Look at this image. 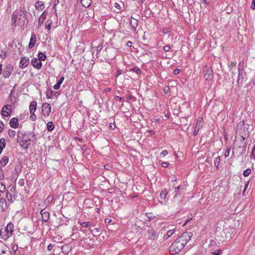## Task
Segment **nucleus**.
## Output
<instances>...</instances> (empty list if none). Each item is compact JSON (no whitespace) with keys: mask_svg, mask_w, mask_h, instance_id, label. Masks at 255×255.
Instances as JSON below:
<instances>
[{"mask_svg":"<svg viewBox=\"0 0 255 255\" xmlns=\"http://www.w3.org/2000/svg\"><path fill=\"white\" fill-rule=\"evenodd\" d=\"M180 70L179 69H175L173 70V74L174 75H177L179 74Z\"/></svg>","mask_w":255,"mask_h":255,"instance_id":"nucleus-53","label":"nucleus"},{"mask_svg":"<svg viewBox=\"0 0 255 255\" xmlns=\"http://www.w3.org/2000/svg\"><path fill=\"white\" fill-rule=\"evenodd\" d=\"M35 7L38 10H41L44 8V3L42 1H38L36 2Z\"/></svg>","mask_w":255,"mask_h":255,"instance_id":"nucleus-16","label":"nucleus"},{"mask_svg":"<svg viewBox=\"0 0 255 255\" xmlns=\"http://www.w3.org/2000/svg\"><path fill=\"white\" fill-rule=\"evenodd\" d=\"M230 148L229 147L228 148L226 149L225 152V153H224V156L225 157H227L229 156V154H230Z\"/></svg>","mask_w":255,"mask_h":255,"instance_id":"nucleus-42","label":"nucleus"},{"mask_svg":"<svg viewBox=\"0 0 255 255\" xmlns=\"http://www.w3.org/2000/svg\"><path fill=\"white\" fill-rule=\"evenodd\" d=\"M18 184L20 186H23L24 185V180L23 179H20L18 181Z\"/></svg>","mask_w":255,"mask_h":255,"instance_id":"nucleus-43","label":"nucleus"},{"mask_svg":"<svg viewBox=\"0 0 255 255\" xmlns=\"http://www.w3.org/2000/svg\"><path fill=\"white\" fill-rule=\"evenodd\" d=\"M244 122H245L244 121H242L240 122L237 125V131H238L239 132L242 133V130H243L244 132V135L243 134L242 135H241L242 140L241 141L242 143L244 144V145L242 146L243 147H245V145L246 144V142L245 141L246 137L245 136L246 135L247 131L248 130V128L247 127L245 126Z\"/></svg>","mask_w":255,"mask_h":255,"instance_id":"nucleus-3","label":"nucleus"},{"mask_svg":"<svg viewBox=\"0 0 255 255\" xmlns=\"http://www.w3.org/2000/svg\"><path fill=\"white\" fill-rule=\"evenodd\" d=\"M167 154H168V151L167 150H165V149L163 150L161 153V154H162L163 155V156H165L167 155Z\"/></svg>","mask_w":255,"mask_h":255,"instance_id":"nucleus-55","label":"nucleus"},{"mask_svg":"<svg viewBox=\"0 0 255 255\" xmlns=\"http://www.w3.org/2000/svg\"><path fill=\"white\" fill-rule=\"evenodd\" d=\"M42 221L46 222L49 219V213L47 211H44V209H42L40 211Z\"/></svg>","mask_w":255,"mask_h":255,"instance_id":"nucleus-12","label":"nucleus"},{"mask_svg":"<svg viewBox=\"0 0 255 255\" xmlns=\"http://www.w3.org/2000/svg\"><path fill=\"white\" fill-rule=\"evenodd\" d=\"M255 150V145L254 146L253 149L251 152V155H250L251 157H254V158L255 159V154L254 153Z\"/></svg>","mask_w":255,"mask_h":255,"instance_id":"nucleus-50","label":"nucleus"},{"mask_svg":"<svg viewBox=\"0 0 255 255\" xmlns=\"http://www.w3.org/2000/svg\"><path fill=\"white\" fill-rule=\"evenodd\" d=\"M46 97L48 99H51L53 96V91L51 89L48 90L47 92L46 93Z\"/></svg>","mask_w":255,"mask_h":255,"instance_id":"nucleus-30","label":"nucleus"},{"mask_svg":"<svg viewBox=\"0 0 255 255\" xmlns=\"http://www.w3.org/2000/svg\"><path fill=\"white\" fill-rule=\"evenodd\" d=\"M91 0H81V3L82 5L85 8L89 7L91 4Z\"/></svg>","mask_w":255,"mask_h":255,"instance_id":"nucleus-17","label":"nucleus"},{"mask_svg":"<svg viewBox=\"0 0 255 255\" xmlns=\"http://www.w3.org/2000/svg\"><path fill=\"white\" fill-rule=\"evenodd\" d=\"M53 197L50 196H49L47 198V201L49 202H51L53 200Z\"/></svg>","mask_w":255,"mask_h":255,"instance_id":"nucleus-62","label":"nucleus"},{"mask_svg":"<svg viewBox=\"0 0 255 255\" xmlns=\"http://www.w3.org/2000/svg\"><path fill=\"white\" fill-rule=\"evenodd\" d=\"M54 125L52 122H49L47 124V129L48 131H50L54 129Z\"/></svg>","mask_w":255,"mask_h":255,"instance_id":"nucleus-24","label":"nucleus"},{"mask_svg":"<svg viewBox=\"0 0 255 255\" xmlns=\"http://www.w3.org/2000/svg\"><path fill=\"white\" fill-rule=\"evenodd\" d=\"M12 26L16 27L17 25L24 26L28 23V18L26 12L25 10L20 9L17 11H14L12 15Z\"/></svg>","mask_w":255,"mask_h":255,"instance_id":"nucleus-2","label":"nucleus"},{"mask_svg":"<svg viewBox=\"0 0 255 255\" xmlns=\"http://www.w3.org/2000/svg\"><path fill=\"white\" fill-rule=\"evenodd\" d=\"M147 217L148 219V221H150L155 218L151 213H146Z\"/></svg>","mask_w":255,"mask_h":255,"instance_id":"nucleus-40","label":"nucleus"},{"mask_svg":"<svg viewBox=\"0 0 255 255\" xmlns=\"http://www.w3.org/2000/svg\"><path fill=\"white\" fill-rule=\"evenodd\" d=\"M31 139V141H36L37 140V137L35 135V134L33 133H31V138H30Z\"/></svg>","mask_w":255,"mask_h":255,"instance_id":"nucleus-46","label":"nucleus"},{"mask_svg":"<svg viewBox=\"0 0 255 255\" xmlns=\"http://www.w3.org/2000/svg\"><path fill=\"white\" fill-rule=\"evenodd\" d=\"M5 186L2 183H0V191L3 192L5 190Z\"/></svg>","mask_w":255,"mask_h":255,"instance_id":"nucleus-47","label":"nucleus"},{"mask_svg":"<svg viewBox=\"0 0 255 255\" xmlns=\"http://www.w3.org/2000/svg\"><path fill=\"white\" fill-rule=\"evenodd\" d=\"M36 42V36L35 34H32L31 36L30 42L28 44V47L31 49L35 44Z\"/></svg>","mask_w":255,"mask_h":255,"instance_id":"nucleus-13","label":"nucleus"},{"mask_svg":"<svg viewBox=\"0 0 255 255\" xmlns=\"http://www.w3.org/2000/svg\"><path fill=\"white\" fill-rule=\"evenodd\" d=\"M192 236V233L190 232L183 233L170 246L169 248L170 253L172 255H175L180 252L191 240Z\"/></svg>","mask_w":255,"mask_h":255,"instance_id":"nucleus-1","label":"nucleus"},{"mask_svg":"<svg viewBox=\"0 0 255 255\" xmlns=\"http://www.w3.org/2000/svg\"><path fill=\"white\" fill-rule=\"evenodd\" d=\"M251 8L252 9H255V0H252Z\"/></svg>","mask_w":255,"mask_h":255,"instance_id":"nucleus-52","label":"nucleus"},{"mask_svg":"<svg viewBox=\"0 0 255 255\" xmlns=\"http://www.w3.org/2000/svg\"><path fill=\"white\" fill-rule=\"evenodd\" d=\"M91 225V223L90 222H83V223H81V225L85 228H87Z\"/></svg>","mask_w":255,"mask_h":255,"instance_id":"nucleus-39","label":"nucleus"},{"mask_svg":"<svg viewBox=\"0 0 255 255\" xmlns=\"http://www.w3.org/2000/svg\"><path fill=\"white\" fill-rule=\"evenodd\" d=\"M31 64L34 68L37 69H40L42 67L41 62L40 61L39 59L36 58H34L31 60Z\"/></svg>","mask_w":255,"mask_h":255,"instance_id":"nucleus-10","label":"nucleus"},{"mask_svg":"<svg viewBox=\"0 0 255 255\" xmlns=\"http://www.w3.org/2000/svg\"><path fill=\"white\" fill-rule=\"evenodd\" d=\"M6 55V53L5 52H3L2 53L0 54V56L2 59H4L5 58Z\"/></svg>","mask_w":255,"mask_h":255,"instance_id":"nucleus-59","label":"nucleus"},{"mask_svg":"<svg viewBox=\"0 0 255 255\" xmlns=\"http://www.w3.org/2000/svg\"><path fill=\"white\" fill-rule=\"evenodd\" d=\"M30 119L33 121H34L36 119V115H35L34 113H30Z\"/></svg>","mask_w":255,"mask_h":255,"instance_id":"nucleus-41","label":"nucleus"},{"mask_svg":"<svg viewBox=\"0 0 255 255\" xmlns=\"http://www.w3.org/2000/svg\"><path fill=\"white\" fill-rule=\"evenodd\" d=\"M129 71L135 72L137 74H140L141 73V70L137 67H135L133 68L130 69Z\"/></svg>","mask_w":255,"mask_h":255,"instance_id":"nucleus-29","label":"nucleus"},{"mask_svg":"<svg viewBox=\"0 0 255 255\" xmlns=\"http://www.w3.org/2000/svg\"><path fill=\"white\" fill-rule=\"evenodd\" d=\"M15 172H16V176H18L19 173H20L21 171V166L19 165H17L15 166L14 169Z\"/></svg>","mask_w":255,"mask_h":255,"instance_id":"nucleus-28","label":"nucleus"},{"mask_svg":"<svg viewBox=\"0 0 255 255\" xmlns=\"http://www.w3.org/2000/svg\"><path fill=\"white\" fill-rule=\"evenodd\" d=\"M8 160V157L7 156H3L0 160V163L2 166H4L7 163Z\"/></svg>","mask_w":255,"mask_h":255,"instance_id":"nucleus-25","label":"nucleus"},{"mask_svg":"<svg viewBox=\"0 0 255 255\" xmlns=\"http://www.w3.org/2000/svg\"><path fill=\"white\" fill-rule=\"evenodd\" d=\"M37 103L33 101L30 103L29 112L30 113H34L36 110Z\"/></svg>","mask_w":255,"mask_h":255,"instance_id":"nucleus-14","label":"nucleus"},{"mask_svg":"<svg viewBox=\"0 0 255 255\" xmlns=\"http://www.w3.org/2000/svg\"><path fill=\"white\" fill-rule=\"evenodd\" d=\"M220 162V157L218 156L216 158V159L214 161V164L217 168L219 165Z\"/></svg>","mask_w":255,"mask_h":255,"instance_id":"nucleus-36","label":"nucleus"},{"mask_svg":"<svg viewBox=\"0 0 255 255\" xmlns=\"http://www.w3.org/2000/svg\"><path fill=\"white\" fill-rule=\"evenodd\" d=\"M0 206L2 209L4 208V207H6V203L5 200L4 198H1L0 199Z\"/></svg>","mask_w":255,"mask_h":255,"instance_id":"nucleus-31","label":"nucleus"},{"mask_svg":"<svg viewBox=\"0 0 255 255\" xmlns=\"http://www.w3.org/2000/svg\"><path fill=\"white\" fill-rule=\"evenodd\" d=\"M70 247V245H65L63 246L61 248L63 253H64L65 254H68Z\"/></svg>","mask_w":255,"mask_h":255,"instance_id":"nucleus-23","label":"nucleus"},{"mask_svg":"<svg viewBox=\"0 0 255 255\" xmlns=\"http://www.w3.org/2000/svg\"><path fill=\"white\" fill-rule=\"evenodd\" d=\"M8 134L10 137L13 138L15 135V131L12 129H9Z\"/></svg>","mask_w":255,"mask_h":255,"instance_id":"nucleus-35","label":"nucleus"},{"mask_svg":"<svg viewBox=\"0 0 255 255\" xmlns=\"http://www.w3.org/2000/svg\"><path fill=\"white\" fill-rule=\"evenodd\" d=\"M183 189V188H181V186H178L177 187H174V192L175 193L174 197H178L180 196V190Z\"/></svg>","mask_w":255,"mask_h":255,"instance_id":"nucleus-19","label":"nucleus"},{"mask_svg":"<svg viewBox=\"0 0 255 255\" xmlns=\"http://www.w3.org/2000/svg\"><path fill=\"white\" fill-rule=\"evenodd\" d=\"M29 141H31V139L30 138H28L27 139H25V140H22V144H20V146L23 147H24V145H26L24 147V149H27L28 148V146L29 145V143H28V142Z\"/></svg>","mask_w":255,"mask_h":255,"instance_id":"nucleus-20","label":"nucleus"},{"mask_svg":"<svg viewBox=\"0 0 255 255\" xmlns=\"http://www.w3.org/2000/svg\"><path fill=\"white\" fill-rule=\"evenodd\" d=\"M163 50L166 51V52H167L170 49V47L168 45H165L163 47Z\"/></svg>","mask_w":255,"mask_h":255,"instance_id":"nucleus-56","label":"nucleus"},{"mask_svg":"<svg viewBox=\"0 0 255 255\" xmlns=\"http://www.w3.org/2000/svg\"><path fill=\"white\" fill-rule=\"evenodd\" d=\"M6 197L8 201L13 202L12 195L8 192L6 193Z\"/></svg>","mask_w":255,"mask_h":255,"instance_id":"nucleus-37","label":"nucleus"},{"mask_svg":"<svg viewBox=\"0 0 255 255\" xmlns=\"http://www.w3.org/2000/svg\"><path fill=\"white\" fill-rule=\"evenodd\" d=\"M5 234H3L1 236V238L5 240L12 236L13 231V225L11 223H9L5 229Z\"/></svg>","mask_w":255,"mask_h":255,"instance_id":"nucleus-4","label":"nucleus"},{"mask_svg":"<svg viewBox=\"0 0 255 255\" xmlns=\"http://www.w3.org/2000/svg\"><path fill=\"white\" fill-rule=\"evenodd\" d=\"M132 42H131L130 41H128L127 42V46H128V47H131V45H132Z\"/></svg>","mask_w":255,"mask_h":255,"instance_id":"nucleus-64","label":"nucleus"},{"mask_svg":"<svg viewBox=\"0 0 255 255\" xmlns=\"http://www.w3.org/2000/svg\"><path fill=\"white\" fill-rule=\"evenodd\" d=\"M4 178L3 171L1 167H0V180H2Z\"/></svg>","mask_w":255,"mask_h":255,"instance_id":"nucleus-48","label":"nucleus"},{"mask_svg":"<svg viewBox=\"0 0 255 255\" xmlns=\"http://www.w3.org/2000/svg\"><path fill=\"white\" fill-rule=\"evenodd\" d=\"M4 124L2 122L0 121V133L3 130Z\"/></svg>","mask_w":255,"mask_h":255,"instance_id":"nucleus-51","label":"nucleus"},{"mask_svg":"<svg viewBox=\"0 0 255 255\" xmlns=\"http://www.w3.org/2000/svg\"><path fill=\"white\" fill-rule=\"evenodd\" d=\"M11 113V109L8 105H5L2 109L1 114L4 117H8Z\"/></svg>","mask_w":255,"mask_h":255,"instance_id":"nucleus-8","label":"nucleus"},{"mask_svg":"<svg viewBox=\"0 0 255 255\" xmlns=\"http://www.w3.org/2000/svg\"><path fill=\"white\" fill-rule=\"evenodd\" d=\"M89 230L91 232V233L94 232V233H99L100 232V229L99 228H95L94 230H91L90 228Z\"/></svg>","mask_w":255,"mask_h":255,"instance_id":"nucleus-44","label":"nucleus"},{"mask_svg":"<svg viewBox=\"0 0 255 255\" xmlns=\"http://www.w3.org/2000/svg\"><path fill=\"white\" fill-rule=\"evenodd\" d=\"M246 76V73L243 69H241L240 68H238V78L237 80V83L239 86L240 85H242L244 81V79Z\"/></svg>","mask_w":255,"mask_h":255,"instance_id":"nucleus-6","label":"nucleus"},{"mask_svg":"<svg viewBox=\"0 0 255 255\" xmlns=\"http://www.w3.org/2000/svg\"><path fill=\"white\" fill-rule=\"evenodd\" d=\"M221 253H222V252L220 250H218L215 251L214 252H212V254H213L214 255H220L221 254Z\"/></svg>","mask_w":255,"mask_h":255,"instance_id":"nucleus-45","label":"nucleus"},{"mask_svg":"<svg viewBox=\"0 0 255 255\" xmlns=\"http://www.w3.org/2000/svg\"><path fill=\"white\" fill-rule=\"evenodd\" d=\"M47 14V12L45 10H44L42 12V13L41 14V15L38 19V22H39V24H40V20H41V23H42L45 20Z\"/></svg>","mask_w":255,"mask_h":255,"instance_id":"nucleus-22","label":"nucleus"},{"mask_svg":"<svg viewBox=\"0 0 255 255\" xmlns=\"http://www.w3.org/2000/svg\"><path fill=\"white\" fill-rule=\"evenodd\" d=\"M115 99L117 100V101H122L123 100V98H122V97H120L118 96H115Z\"/></svg>","mask_w":255,"mask_h":255,"instance_id":"nucleus-58","label":"nucleus"},{"mask_svg":"<svg viewBox=\"0 0 255 255\" xmlns=\"http://www.w3.org/2000/svg\"><path fill=\"white\" fill-rule=\"evenodd\" d=\"M53 247V246L52 244H49L47 247V250L48 251H50L52 250V248Z\"/></svg>","mask_w":255,"mask_h":255,"instance_id":"nucleus-60","label":"nucleus"},{"mask_svg":"<svg viewBox=\"0 0 255 255\" xmlns=\"http://www.w3.org/2000/svg\"><path fill=\"white\" fill-rule=\"evenodd\" d=\"M174 233V230H170L167 231V233L163 236V239L167 240L170 237H171Z\"/></svg>","mask_w":255,"mask_h":255,"instance_id":"nucleus-21","label":"nucleus"},{"mask_svg":"<svg viewBox=\"0 0 255 255\" xmlns=\"http://www.w3.org/2000/svg\"><path fill=\"white\" fill-rule=\"evenodd\" d=\"M51 22L50 23H49L48 24L46 25V26H45L46 29H47L48 30H49L51 29Z\"/></svg>","mask_w":255,"mask_h":255,"instance_id":"nucleus-63","label":"nucleus"},{"mask_svg":"<svg viewBox=\"0 0 255 255\" xmlns=\"http://www.w3.org/2000/svg\"><path fill=\"white\" fill-rule=\"evenodd\" d=\"M169 91L170 89L168 86L165 87L163 89V91L165 94H167L168 93H169Z\"/></svg>","mask_w":255,"mask_h":255,"instance_id":"nucleus-49","label":"nucleus"},{"mask_svg":"<svg viewBox=\"0 0 255 255\" xmlns=\"http://www.w3.org/2000/svg\"><path fill=\"white\" fill-rule=\"evenodd\" d=\"M9 125L10 127L15 128L18 127V120L16 118H12L9 121Z\"/></svg>","mask_w":255,"mask_h":255,"instance_id":"nucleus-11","label":"nucleus"},{"mask_svg":"<svg viewBox=\"0 0 255 255\" xmlns=\"http://www.w3.org/2000/svg\"><path fill=\"white\" fill-rule=\"evenodd\" d=\"M251 173V170L250 168H248L244 171L243 175L245 177L248 176Z\"/></svg>","mask_w":255,"mask_h":255,"instance_id":"nucleus-34","label":"nucleus"},{"mask_svg":"<svg viewBox=\"0 0 255 255\" xmlns=\"http://www.w3.org/2000/svg\"><path fill=\"white\" fill-rule=\"evenodd\" d=\"M202 124H203V119H200L199 120H198L197 122L196 128H197V127L200 128V127L202 126Z\"/></svg>","mask_w":255,"mask_h":255,"instance_id":"nucleus-38","label":"nucleus"},{"mask_svg":"<svg viewBox=\"0 0 255 255\" xmlns=\"http://www.w3.org/2000/svg\"><path fill=\"white\" fill-rule=\"evenodd\" d=\"M121 70L120 69H119L117 71V72L115 74V76L116 77H118L120 75H121Z\"/></svg>","mask_w":255,"mask_h":255,"instance_id":"nucleus-61","label":"nucleus"},{"mask_svg":"<svg viewBox=\"0 0 255 255\" xmlns=\"http://www.w3.org/2000/svg\"><path fill=\"white\" fill-rule=\"evenodd\" d=\"M13 70V66L10 64H6L3 70V76L5 78H8Z\"/></svg>","mask_w":255,"mask_h":255,"instance_id":"nucleus-5","label":"nucleus"},{"mask_svg":"<svg viewBox=\"0 0 255 255\" xmlns=\"http://www.w3.org/2000/svg\"><path fill=\"white\" fill-rule=\"evenodd\" d=\"M46 57V55L43 53L39 52L38 54V59L40 61L45 60Z\"/></svg>","mask_w":255,"mask_h":255,"instance_id":"nucleus-26","label":"nucleus"},{"mask_svg":"<svg viewBox=\"0 0 255 255\" xmlns=\"http://www.w3.org/2000/svg\"><path fill=\"white\" fill-rule=\"evenodd\" d=\"M6 146V142L4 138H1L0 139V150L1 149H4Z\"/></svg>","mask_w":255,"mask_h":255,"instance_id":"nucleus-27","label":"nucleus"},{"mask_svg":"<svg viewBox=\"0 0 255 255\" xmlns=\"http://www.w3.org/2000/svg\"><path fill=\"white\" fill-rule=\"evenodd\" d=\"M64 80V77L62 76L60 77L58 81L57 82V83L54 85L53 88L55 90H58L60 88L61 84L62 83Z\"/></svg>","mask_w":255,"mask_h":255,"instance_id":"nucleus-18","label":"nucleus"},{"mask_svg":"<svg viewBox=\"0 0 255 255\" xmlns=\"http://www.w3.org/2000/svg\"><path fill=\"white\" fill-rule=\"evenodd\" d=\"M29 64V59L25 57L21 58L19 62V67L21 69L25 68Z\"/></svg>","mask_w":255,"mask_h":255,"instance_id":"nucleus-9","label":"nucleus"},{"mask_svg":"<svg viewBox=\"0 0 255 255\" xmlns=\"http://www.w3.org/2000/svg\"><path fill=\"white\" fill-rule=\"evenodd\" d=\"M167 194L166 190L162 191L160 194V198L162 199H165Z\"/></svg>","mask_w":255,"mask_h":255,"instance_id":"nucleus-33","label":"nucleus"},{"mask_svg":"<svg viewBox=\"0 0 255 255\" xmlns=\"http://www.w3.org/2000/svg\"><path fill=\"white\" fill-rule=\"evenodd\" d=\"M212 72L208 71L204 75V78L207 80L211 79L212 78Z\"/></svg>","mask_w":255,"mask_h":255,"instance_id":"nucleus-32","label":"nucleus"},{"mask_svg":"<svg viewBox=\"0 0 255 255\" xmlns=\"http://www.w3.org/2000/svg\"><path fill=\"white\" fill-rule=\"evenodd\" d=\"M42 111L43 116H48L51 112V106L48 103H43L42 106Z\"/></svg>","mask_w":255,"mask_h":255,"instance_id":"nucleus-7","label":"nucleus"},{"mask_svg":"<svg viewBox=\"0 0 255 255\" xmlns=\"http://www.w3.org/2000/svg\"><path fill=\"white\" fill-rule=\"evenodd\" d=\"M130 25L133 29L134 31H136V28L138 25V20L135 18H133L132 17V19L130 22Z\"/></svg>","mask_w":255,"mask_h":255,"instance_id":"nucleus-15","label":"nucleus"},{"mask_svg":"<svg viewBox=\"0 0 255 255\" xmlns=\"http://www.w3.org/2000/svg\"><path fill=\"white\" fill-rule=\"evenodd\" d=\"M8 188H10L9 190H10V191L11 192H13V193H14V192H15V190H16V189H15V187H13V186H10L8 187Z\"/></svg>","mask_w":255,"mask_h":255,"instance_id":"nucleus-57","label":"nucleus"},{"mask_svg":"<svg viewBox=\"0 0 255 255\" xmlns=\"http://www.w3.org/2000/svg\"><path fill=\"white\" fill-rule=\"evenodd\" d=\"M169 163L167 162H163L161 163V166L163 167H167L168 166Z\"/></svg>","mask_w":255,"mask_h":255,"instance_id":"nucleus-54","label":"nucleus"}]
</instances>
